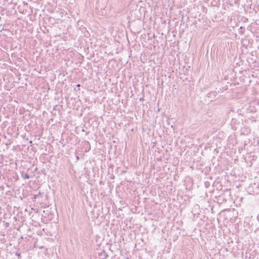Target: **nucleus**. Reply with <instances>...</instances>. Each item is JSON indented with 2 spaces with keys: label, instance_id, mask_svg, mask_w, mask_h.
<instances>
[{
  "label": "nucleus",
  "instance_id": "4",
  "mask_svg": "<svg viewBox=\"0 0 259 259\" xmlns=\"http://www.w3.org/2000/svg\"><path fill=\"white\" fill-rule=\"evenodd\" d=\"M37 167H36V168H35V171H36V170H37Z\"/></svg>",
  "mask_w": 259,
  "mask_h": 259
},
{
  "label": "nucleus",
  "instance_id": "2",
  "mask_svg": "<svg viewBox=\"0 0 259 259\" xmlns=\"http://www.w3.org/2000/svg\"><path fill=\"white\" fill-rule=\"evenodd\" d=\"M217 94L216 92H212L209 94V97H211L212 96H215V94Z\"/></svg>",
  "mask_w": 259,
  "mask_h": 259
},
{
  "label": "nucleus",
  "instance_id": "1",
  "mask_svg": "<svg viewBox=\"0 0 259 259\" xmlns=\"http://www.w3.org/2000/svg\"><path fill=\"white\" fill-rule=\"evenodd\" d=\"M22 177L24 179H28L30 178L29 175L28 174H27V173H26L25 174H22Z\"/></svg>",
  "mask_w": 259,
  "mask_h": 259
},
{
  "label": "nucleus",
  "instance_id": "5",
  "mask_svg": "<svg viewBox=\"0 0 259 259\" xmlns=\"http://www.w3.org/2000/svg\"><path fill=\"white\" fill-rule=\"evenodd\" d=\"M29 143H30V144H31V143H32V141H30L29 142Z\"/></svg>",
  "mask_w": 259,
  "mask_h": 259
},
{
  "label": "nucleus",
  "instance_id": "3",
  "mask_svg": "<svg viewBox=\"0 0 259 259\" xmlns=\"http://www.w3.org/2000/svg\"><path fill=\"white\" fill-rule=\"evenodd\" d=\"M15 255L18 256V259H20V258L21 257L20 253H19L18 252H16Z\"/></svg>",
  "mask_w": 259,
  "mask_h": 259
}]
</instances>
